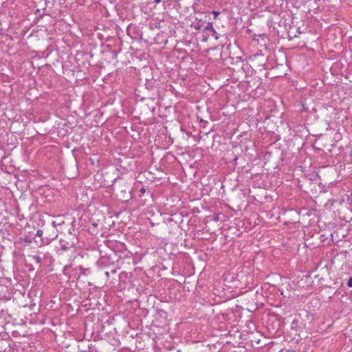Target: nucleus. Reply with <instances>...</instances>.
Instances as JSON below:
<instances>
[{
    "mask_svg": "<svg viewBox=\"0 0 352 352\" xmlns=\"http://www.w3.org/2000/svg\"><path fill=\"white\" fill-rule=\"evenodd\" d=\"M52 226H53V229L56 228V222L55 221L52 222Z\"/></svg>",
    "mask_w": 352,
    "mask_h": 352,
    "instance_id": "nucleus-11",
    "label": "nucleus"
},
{
    "mask_svg": "<svg viewBox=\"0 0 352 352\" xmlns=\"http://www.w3.org/2000/svg\"><path fill=\"white\" fill-rule=\"evenodd\" d=\"M237 159H238V158H237V157H235L234 158V161H236V160H237Z\"/></svg>",
    "mask_w": 352,
    "mask_h": 352,
    "instance_id": "nucleus-16",
    "label": "nucleus"
},
{
    "mask_svg": "<svg viewBox=\"0 0 352 352\" xmlns=\"http://www.w3.org/2000/svg\"><path fill=\"white\" fill-rule=\"evenodd\" d=\"M154 2L158 3L161 2V0H154Z\"/></svg>",
    "mask_w": 352,
    "mask_h": 352,
    "instance_id": "nucleus-15",
    "label": "nucleus"
},
{
    "mask_svg": "<svg viewBox=\"0 0 352 352\" xmlns=\"http://www.w3.org/2000/svg\"><path fill=\"white\" fill-rule=\"evenodd\" d=\"M213 220H214V221H219V214H215V215L214 216V217H213Z\"/></svg>",
    "mask_w": 352,
    "mask_h": 352,
    "instance_id": "nucleus-8",
    "label": "nucleus"
},
{
    "mask_svg": "<svg viewBox=\"0 0 352 352\" xmlns=\"http://www.w3.org/2000/svg\"><path fill=\"white\" fill-rule=\"evenodd\" d=\"M287 352H296L294 349H288Z\"/></svg>",
    "mask_w": 352,
    "mask_h": 352,
    "instance_id": "nucleus-13",
    "label": "nucleus"
},
{
    "mask_svg": "<svg viewBox=\"0 0 352 352\" xmlns=\"http://www.w3.org/2000/svg\"><path fill=\"white\" fill-rule=\"evenodd\" d=\"M347 285L349 287H352V277H350L347 282Z\"/></svg>",
    "mask_w": 352,
    "mask_h": 352,
    "instance_id": "nucleus-6",
    "label": "nucleus"
},
{
    "mask_svg": "<svg viewBox=\"0 0 352 352\" xmlns=\"http://www.w3.org/2000/svg\"><path fill=\"white\" fill-rule=\"evenodd\" d=\"M195 29L197 30H201L202 29V26L201 25H197L195 27Z\"/></svg>",
    "mask_w": 352,
    "mask_h": 352,
    "instance_id": "nucleus-10",
    "label": "nucleus"
},
{
    "mask_svg": "<svg viewBox=\"0 0 352 352\" xmlns=\"http://www.w3.org/2000/svg\"><path fill=\"white\" fill-rule=\"evenodd\" d=\"M145 191H146V190H145L144 188H142L140 190V192H141L142 193H144Z\"/></svg>",
    "mask_w": 352,
    "mask_h": 352,
    "instance_id": "nucleus-12",
    "label": "nucleus"
},
{
    "mask_svg": "<svg viewBox=\"0 0 352 352\" xmlns=\"http://www.w3.org/2000/svg\"><path fill=\"white\" fill-rule=\"evenodd\" d=\"M57 236H58V234L54 232L52 234H50L49 236H47L46 238L47 240H50V239H54L56 238Z\"/></svg>",
    "mask_w": 352,
    "mask_h": 352,
    "instance_id": "nucleus-5",
    "label": "nucleus"
},
{
    "mask_svg": "<svg viewBox=\"0 0 352 352\" xmlns=\"http://www.w3.org/2000/svg\"><path fill=\"white\" fill-rule=\"evenodd\" d=\"M43 233V230H37V232H36V236H40V237H41V236H42Z\"/></svg>",
    "mask_w": 352,
    "mask_h": 352,
    "instance_id": "nucleus-7",
    "label": "nucleus"
},
{
    "mask_svg": "<svg viewBox=\"0 0 352 352\" xmlns=\"http://www.w3.org/2000/svg\"><path fill=\"white\" fill-rule=\"evenodd\" d=\"M77 239L74 236H69L65 239H60L59 243L63 250H67L76 246L77 243Z\"/></svg>",
    "mask_w": 352,
    "mask_h": 352,
    "instance_id": "nucleus-1",
    "label": "nucleus"
},
{
    "mask_svg": "<svg viewBox=\"0 0 352 352\" xmlns=\"http://www.w3.org/2000/svg\"><path fill=\"white\" fill-rule=\"evenodd\" d=\"M30 257H31L36 263H40L42 261L41 257L38 255H32L30 256Z\"/></svg>",
    "mask_w": 352,
    "mask_h": 352,
    "instance_id": "nucleus-3",
    "label": "nucleus"
},
{
    "mask_svg": "<svg viewBox=\"0 0 352 352\" xmlns=\"http://www.w3.org/2000/svg\"><path fill=\"white\" fill-rule=\"evenodd\" d=\"M212 14H214V19H217V16L219 14V12L218 11H212Z\"/></svg>",
    "mask_w": 352,
    "mask_h": 352,
    "instance_id": "nucleus-9",
    "label": "nucleus"
},
{
    "mask_svg": "<svg viewBox=\"0 0 352 352\" xmlns=\"http://www.w3.org/2000/svg\"><path fill=\"white\" fill-rule=\"evenodd\" d=\"M292 329L297 330L298 329V320H294L291 324Z\"/></svg>",
    "mask_w": 352,
    "mask_h": 352,
    "instance_id": "nucleus-4",
    "label": "nucleus"
},
{
    "mask_svg": "<svg viewBox=\"0 0 352 352\" xmlns=\"http://www.w3.org/2000/svg\"><path fill=\"white\" fill-rule=\"evenodd\" d=\"M105 275L107 277H109V272H105Z\"/></svg>",
    "mask_w": 352,
    "mask_h": 352,
    "instance_id": "nucleus-14",
    "label": "nucleus"
},
{
    "mask_svg": "<svg viewBox=\"0 0 352 352\" xmlns=\"http://www.w3.org/2000/svg\"><path fill=\"white\" fill-rule=\"evenodd\" d=\"M203 30H209V31H211V32H212L214 34H215V33H216V31H215V30H214V28H213V25H212V22H208V23H207L206 26H205V27L204 28V29H203Z\"/></svg>",
    "mask_w": 352,
    "mask_h": 352,
    "instance_id": "nucleus-2",
    "label": "nucleus"
}]
</instances>
